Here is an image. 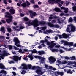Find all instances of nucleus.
Returning a JSON list of instances; mask_svg holds the SVG:
<instances>
[{"mask_svg":"<svg viewBox=\"0 0 76 76\" xmlns=\"http://www.w3.org/2000/svg\"><path fill=\"white\" fill-rule=\"evenodd\" d=\"M45 24V22L43 21H39L38 22V20L36 19L33 20H30L28 22L25 23L26 25H27L28 26H34V27H36L39 26L40 25H44Z\"/></svg>","mask_w":76,"mask_h":76,"instance_id":"1","label":"nucleus"},{"mask_svg":"<svg viewBox=\"0 0 76 76\" xmlns=\"http://www.w3.org/2000/svg\"><path fill=\"white\" fill-rule=\"evenodd\" d=\"M45 67L47 69V71H46V72H49L50 74H54L55 76H59L57 75H60V76H63L64 75L63 72H59V71H57L56 72H54L52 71L51 70H53V71H55L56 70V68H53L52 66H49L46 64H45Z\"/></svg>","mask_w":76,"mask_h":76,"instance_id":"2","label":"nucleus"},{"mask_svg":"<svg viewBox=\"0 0 76 76\" xmlns=\"http://www.w3.org/2000/svg\"><path fill=\"white\" fill-rule=\"evenodd\" d=\"M22 66L23 67L22 69L23 70H28L31 68L32 70H35L36 69H42V68H41L39 66H34L32 67V66L31 64L28 65L27 66H26L25 64H22Z\"/></svg>","mask_w":76,"mask_h":76,"instance_id":"3","label":"nucleus"},{"mask_svg":"<svg viewBox=\"0 0 76 76\" xmlns=\"http://www.w3.org/2000/svg\"><path fill=\"white\" fill-rule=\"evenodd\" d=\"M75 27L73 25H68L66 30V32L70 33L71 32H73L75 31Z\"/></svg>","mask_w":76,"mask_h":76,"instance_id":"4","label":"nucleus"},{"mask_svg":"<svg viewBox=\"0 0 76 76\" xmlns=\"http://www.w3.org/2000/svg\"><path fill=\"white\" fill-rule=\"evenodd\" d=\"M5 17L8 18H10V19H7L6 20V22L7 23H9L10 22H12L13 18L10 13L7 12H5Z\"/></svg>","mask_w":76,"mask_h":76,"instance_id":"5","label":"nucleus"},{"mask_svg":"<svg viewBox=\"0 0 76 76\" xmlns=\"http://www.w3.org/2000/svg\"><path fill=\"white\" fill-rule=\"evenodd\" d=\"M14 41L15 42V45L18 47L20 48H27V47H23L21 45H20V44H20V42L19 41V40L18 38L15 37L14 38Z\"/></svg>","mask_w":76,"mask_h":76,"instance_id":"6","label":"nucleus"},{"mask_svg":"<svg viewBox=\"0 0 76 76\" xmlns=\"http://www.w3.org/2000/svg\"><path fill=\"white\" fill-rule=\"evenodd\" d=\"M47 39H50V37L46 36L45 38V40H41L40 41V43H42L43 44H44L45 42H47V45H49L51 44L48 41Z\"/></svg>","mask_w":76,"mask_h":76,"instance_id":"7","label":"nucleus"},{"mask_svg":"<svg viewBox=\"0 0 76 76\" xmlns=\"http://www.w3.org/2000/svg\"><path fill=\"white\" fill-rule=\"evenodd\" d=\"M54 41H52L49 46H53V47H54V46H55V47L56 48H60V45H58L57 43H54Z\"/></svg>","mask_w":76,"mask_h":76,"instance_id":"8","label":"nucleus"},{"mask_svg":"<svg viewBox=\"0 0 76 76\" xmlns=\"http://www.w3.org/2000/svg\"><path fill=\"white\" fill-rule=\"evenodd\" d=\"M67 65H70L71 64H74L75 65H72V67H76V61H68L67 62Z\"/></svg>","mask_w":76,"mask_h":76,"instance_id":"9","label":"nucleus"},{"mask_svg":"<svg viewBox=\"0 0 76 76\" xmlns=\"http://www.w3.org/2000/svg\"><path fill=\"white\" fill-rule=\"evenodd\" d=\"M49 62L50 64H53L56 61V59L53 56H50L49 58Z\"/></svg>","mask_w":76,"mask_h":76,"instance_id":"10","label":"nucleus"},{"mask_svg":"<svg viewBox=\"0 0 76 76\" xmlns=\"http://www.w3.org/2000/svg\"><path fill=\"white\" fill-rule=\"evenodd\" d=\"M12 59L15 61H17L18 60H20L21 59V57H19L17 56H14L12 57Z\"/></svg>","mask_w":76,"mask_h":76,"instance_id":"11","label":"nucleus"},{"mask_svg":"<svg viewBox=\"0 0 76 76\" xmlns=\"http://www.w3.org/2000/svg\"><path fill=\"white\" fill-rule=\"evenodd\" d=\"M40 69H38L36 70L35 72L37 74H39V75H42L44 73L43 71H42Z\"/></svg>","mask_w":76,"mask_h":76,"instance_id":"12","label":"nucleus"},{"mask_svg":"<svg viewBox=\"0 0 76 76\" xmlns=\"http://www.w3.org/2000/svg\"><path fill=\"white\" fill-rule=\"evenodd\" d=\"M57 36H59V39H62L63 38H66L68 37V35L65 33H63L62 34V35H57Z\"/></svg>","mask_w":76,"mask_h":76,"instance_id":"13","label":"nucleus"},{"mask_svg":"<svg viewBox=\"0 0 76 76\" xmlns=\"http://www.w3.org/2000/svg\"><path fill=\"white\" fill-rule=\"evenodd\" d=\"M35 58L37 59L38 58V59L39 60H41V63H43L44 60L45 59L43 57H41V56H34Z\"/></svg>","mask_w":76,"mask_h":76,"instance_id":"14","label":"nucleus"},{"mask_svg":"<svg viewBox=\"0 0 76 76\" xmlns=\"http://www.w3.org/2000/svg\"><path fill=\"white\" fill-rule=\"evenodd\" d=\"M73 42H68L65 41L64 42V46H68L69 47H71L73 46Z\"/></svg>","mask_w":76,"mask_h":76,"instance_id":"15","label":"nucleus"},{"mask_svg":"<svg viewBox=\"0 0 76 76\" xmlns=\"http://www.w3.org/2000/svg\"><path fill=\"white\" fill-rule=\"evenodd\" d=\"M48 26L51 27H55L57 28H58L59 26L58 25H53V24H51V23H47Z\"/></svg>","mask_w":76,"mask_h":76,"instance_id":"16","label":"nucleus"},{"mask_svg":"<svg viewBox=\"0 0 76 76\" xmlns=\"http://www.w3.org/2000/svg\"><path fill=\"white\" fill-rule=\"evenodd\" d=\"M28 12L30 13V16L31 18H34V16H35L37 15V14L35 12H33L31 10H29L28 11Z\"/></svg>","mask_w":76,"mask_h":76,"instance_id":"17","label":"nucleus"},{"mask_svg":"<svg viewBox=\"0 0 76 76\" xmlns=\"http://www.w3.org/2000/svg\"><path fill=\"white\" fill-rule=\"evenodd\" d=\"M58 60L59 61L56 62V65H60V64H67V62L66 61H63L62 62L59 61H60L59 60Z\"/></svg>","mask_w":76,"mask_h":76,"instance_id":"18","label":"nucleus"},{"mask_svg":"<svg viewBox=\"0 0 76 76\" xmlns=\"http://www.w3.org/2000/svg\"><path fill=\"white\" fill-rule=\"evenodd\" d=\"M53 48V46L50 45L49 46V47H48V49H50V50L52 51L53 52H54L55 51L58 52V49H52V48Z\"/></svg>","mask_w":76,"mask_h":76,"instance_id":"19","label":"nucleus"},{"mask_svg":"<svg viewBox=\"0 0 76 76\" xmlns=\"http://www.w3.org/2000/svg\"><path fill=\"white\" fill-rule=\"evenodd\" d=\"M26 3H27V4H26L25 3H24L21 4V6H22L23 7H26V6H28L30 5V3L28 1H26Z\"/></svg>","mask_w":76,"mask_h":76,"instance_id":"20","label":"nucleus"},{"mask_svg":"<svg viewBox=\"0 0 76 76\" xmlns=\"http://www.w3.org/2000/svg\"><path fill=\"white\" fill-rule=\"evenodd\" d=\"M0 73L2 75V76H6L7 72L3 70H1L0 71Z\"/></svg>","mask_w":76,"mask_h":76,"instance_id":"21","label":"nucleus"},{"mask_svg":"<svg viewBox=\"0 0 76 76\" xmlns=\"http://www.w3.org/2000/svg\"><path fill=\"white\" fill-rule=\"evenodd\" d=\"M60 9L61 10H64V12L65 13H67L68 12V8H65V7H60Z\"/></svg>","mask_w":76,"mask_h":76,"instance_id":"22","label":"nucleus"},{"mask_svg":"<svg viewBox=\"0 0 76 76\" xmlns=\"http://www.w3.org/2000/svg\"><path fill=\"white\" fill-rule=\"evenodd\" d=\"M65 19H66V18L65 17L62 18V20H63L61 21V22H60V20H59V19H58V23L59 24H62L63 23L64 20H65Z\"/></svg>","mask_w":76,"mask_h":76,"instance_id":"23","label":"nucleus"},{"mask_svg":"<svg viewBox=\"0 0 76 76\" xmlns=\"http://www.w3.org/2000/svg\"><path fill=\"white\" fill-rule=\"evenodd\" d=\"M7 53H4V54H0L1 56H0V61L1 60V58L3 59H4V58H2V57H4L5 56H7Z\"/></svg>","mask_w":76,"mask_h":76,"instance_id":"24","label":"nucleus"},{"mask_svg":"<svg viewBox=\"0 0 76 76\" xmlns=\"http://www.w3.org/2000/svg\"><path fill=\"white\" fill-rule=\"evenodd\" d=\"M15 10H14L12 9H11L10 10V13L11 14H14L15 13Z\"/></svg>","mask_w":76,"mask_h":76,"instance_id":"25","label":"nucleus"},{"mask_svg":"<svg viewBox=\"0 0 76 76\" xmlns=\"http://www.w3.org/2000/svg\"><path fill=\"white\" fill-rule=\"evenodd\" d=\"M0 68L1 69H7L2 64H0Z\"/></svg>","mask_w":76,"mask_h":76,"instance_id":"26","label":"nucleus"},{"mask_svg":"<svg viewBox=\"0 0 76 76\" xmlns=\"http://www.w3.org/2000/svg\"><path fill=\"white\" fill-rule=\"evenodd\" d=\"M23 19L24 20V21L26 22H27L29 20V19L26 17H24V18H23Z\"/></svg>","mask_w":76,"mask_h":76,"instance_id":"27","label":"nucleus"},{"mask_svg":"<svg viewBox=\"0 0 76 76\" xmlns=\"http://www.w3.org/2000/svg\"><path fill=\"white\" fill-rule=\"evenodd\" d=\"M56 1L55 0H49L48 2L52 4H53L55 3Z\"/></svg>","mask_w":76,"mask_h":76,"instance_id":"28","label":"nucleus"},{"mask_svg":"<svg viewBox=\"0 0 76 76\" xmlns=\"http://www.w3.org/2000/svg\"><path fill=\"white\" fill-rule=\"evenodd\" d=\"M18 27H19V26H17L16 27H13L12 28H13V29H14V30H15L16 31H20V29H18V28H18Z\"/></svg>","mask_w":76,"mask_h":76,"instance_id":"29","label":"nucleus"},{"mask_svg":"<svg viewBox=\"0 0 76 76\" xmlns=\"http://www.w3.org/2000/svg\"><path fill=\"white\" fill-rule=\"evenodd\" d=\"M0 31H2L3 33H5V30L4 29V27H2L0 28Z\"/></svg>","mask_w":76,"mask_h":76,"instance_id":"30","label":"nucleus"},{"mask_svg":"<svg viewBox=\"0 0 76 76\" xmlns=\"http://www.w3.org/2000/svg\"><path fill=\"white\" fill-rule=\"evenodd\" d=\"M46 32H44V33L45 34H48V33H50L53 32L51 30H47V31H46Z\"/></svg>","mask_w":76,"mask_h":76,"instance_id":"31","label":"nucleus"},{"mask_svg":"<svg viewBox=\"0 0 76 76\" xmlns=\"http://www.w3.org/2000/svg\"><path fill=\"white\" fill-rule=\"evenodd\" d=\"M38 53H39V55H42V54H45V52L43 51H39L38 52Z\"/></svg>","mask_w":76,"mask_h":76,"instance_id":"32","label":"nucleus"},{"mask_svg":"<svg viewBox=\"0 0 76 76\" xmlns=\"http://www.w3.org/2000/svg\"><path fill=\"white\" fill-rule=\"evenodd\" d=\"M7 31H8V32H11V28H10V26H7Z\"/></svg>","mask_w":76,"mask_h":76,"instance_id":"33","label":"nucleus"},{"mask_svg":"<svg viewBox=\"0 0 76 76\" xmlns=\"http://www.w3.org/2000/svg\"><path fill=\"white\" fill-rule=\"evenodd\" d=\"M70 59L71 60H74L75 59V57L74 56H72V57H69Z\"/></svg>","mask_w":76,"mask_h":76,"instance_id":"34","label":"nucleus"},{"mask_svg":"<svg viewBox=\"0 0 76 76\" xmlns=\"http://www.w3.org/2000/svg\"><path fill=\"white\" fill-rule=\"evenodd\" d=\"M28 58H30V60L31 61L32 60H33V56H32L31 55H29L28 56Z\"/></svg>","mask_w":76,"mask_h":76,"instance_id":"35","label":"nucleus"},{"mask_svg":"<svg viewBox=\"0 0 76 76\" xmlns=\"http://www.w3.org/2000/svg\"><path fill=\"white\" fill-rule=\"evenodd\" d=\"M40 29L44 31L46 29V27H41L40 28Z\"/></svg>","mask_w":76,"mask_h":76,"instance_id":"36","label":"nucleus"},{"mask_svg":"<svg viewBox=\"0 0 76 76\" xmlns=\"http://www.w3.org/2000/svg\"><path fill=\"white\" fill-rule=\"evenodd\" d=\"M18 52H19L20 53H24V52L23 51V50L21 49H20L18 51Z\"/></svg>","mask_w":76,"mask_h":76,"instance_id":"37","label":"nucleus"},{"mask_svg":"<svg viewBox=\"0 0 76 76\" xmlns=\"http://www.w3.org/2000/svg\"><path fill=\"white\" fill-rule=\"evenodd\" d=\"M27 72H26V71L24 70H22V71L21 72V74H22L24 75Z\"/></svg>","mask_w":76,"mask_h":76,"instance_id":"38","label":"nucleus"},{"mask_svg":"<svg viewBox=\"0 0 76 76\" xmlns=\"http://www.w3.org/2000/svg\"><path fill=\"white\" fill-rule=\"evenodd\" d=\"M54 10L55 11H56L57 12H59L60 11V9L59 8H55Z\"/></svg>","mask_w":76,"mask_h":76,"instance_id":"39","label":"nucleus"},{"mask_svg":"<svg viewBox=\"0 0 76 76\" xmlns=\"http://www.w3.org/2000/svg\"><path fill=\"white\" fill-rule=\"evenodd\" d=\"M7 62L8 63H9L10 64H12V63H14V62L13 61L9 60V61H8Z\"/></svg>","mask_w":76,"mask_h":76,"instance_id":"40","label":"nucleus"},{"mask_svg":"<svg viewBox=\"0 0 76 76\" xmlns=\"http://www.w3.org/2000/svg\"><path fill=\"white\" fill-rule=\"evenodd\" d=\"M66 72L67 73H70V74H72L73 73V72L72 71H71L70 69L67 71Z\"/></svg>","mask_w":76,"mask_h":76,"instance_id":"41","label":"nucleus"},{"mask_svg":"<svg viewBox=\"0 0 76 76\" xmlns=\"http://www.w3.org/2000/svg\"><path fill=\"white\" fill-rule=\"evenodd\" d=\"M32 53H37V51L36 50V49H34L33 50L31 51Z\"/></svg>","mask_w":76,"mask_h":76,"instance_id":"42","label":"nucleus"},{"mask_svg":"<svg viewBox=\"0 0 76 76\" xmlns=\"http://www.w3.org/2000/svg\"><path fill=\"white\" fill-rule=\"evenodd\" d=\"M72 10L74 11H76V6H75L72 7Z\"/></svg>","mask_w":76,"mask_h":76,"instance_id":"43","label":"nucleus"},{"mask_svg":"<svg viewBox=\"0 0 76 76\" xmlns=\"http://www.w3.org/2000/svg\"><path fill=\"white\" fill-rule=\"evenodd\" d=\"M68 21L69 22H73V19H72V18L70 17V19L69 20H68Z\"/></svg>","mask_w":76,"mask_h":76,"instance_id":"44","label":"nucleus"},{"mask_svg":"<svg viewBox=\"0 0 76 76\" xmlns=\"http://www.w3.org/2000/svg\"><path fill=\"white\" fill-rule=\"evenodd\" d=\"M13 48H14V49H15V50H19V49L17 47H16L15 46H13Z\"/></svg>","mask_w":76,"mask_h":76,"instance_id":"45","label":"nucleus"},{"mask_svg":"<svg viewBox=\"0 0 76 76\" xmlns=\"http://www.w3.org/2000/svg\"><path fill=\"white\" fill-rule=\"evenodd\" d=\"M23 51H24V53L25 52H27L28 51V49H24L23 50Z\"/></svg>","mask_w":76,"mask_h":76,"instance_id":"46","label":"nucleus"},{"mask_svg":"<svg viewBox=\"0 0 76 76\" xmlns=\"http://www.w3.org/2000/svg\"><path fill=\"white\" fill-rule=\"evenodd\" d=\"M65 4H66V6H68V5L69 4V3L68 2L66 1L65 2Z\"/></svg>","mask_w":76,"mask_h":76,"instance_id":"47","label":"nucleus"},{"mask_svg":"<svg viewBox=\"0 0 76 76\" xmlns=\"http://www.w3.org/2000/svg\"><path fill=\"white\" fill-rule=\"evenodd\" d=\"M59 53L60 54L63 53L64 52V51L62 50V49H60V50H59Z\"/></svg>","mask_w":76,"mask_h":76,"instance_id":"48","label":"nucleus"},{"mask_svg":"<svg viewBox=\"0 0 76 76\" xmlns=\"http://www.w3.org/2000/svg\"><path fill=\"white\" fill-rule=\"evenodd\" d=\"M34 8H39V6L37 5H34Z\"/></svg>","mask_w":76,"mask_h":76,"instance_id":"49","label":"nucleus"},{"mask_svg":"<svg viewBox=\"0 0 76 76\" xmlns=\"http://www.w3.org/2000/svg\"><path fill=\"white\" fill-rule=\"evenodd\" d=\"M64 58L66 60H69V57H68L67 56H65L64 57Z\"/></svg>","mask_w":76,"mask_h":76,"instance_id":"50","label":"nucleus"},{"mask_svg":"<svg viewBox=\"0 0 76 76\" xmlns=\"http://www.w3.org/2000/svg\"><path fill=\"white\" fill-rule=\"evenodd\" d=\"M61 1V0H56V1H55L56 2V3H59Z\"/></svg>","mask_w":76,"mask_h":76,"instance_id":"51","label":"nucleus"},{"mask_svg":"<svg viewBox=\"0 0 76 76\" xmlns=\"http://www.w3.org/2000/svg\"><path fill=\"white\" fill-rule=\"evenodd\" d=\"M25 28V27L23 26H20V29H22Z\"/></svg>","mask_w":76,"mask_h":76,"instance_id":"52","label":"nucleus"},{"mask_svg":"<svg viewBox=\"0 0 76 76\" xmlns=\"http://www.w3.org/2000/svg\"><path fill=\"white\" fill-rule=\"evenodd\" d=\"M12 73L13 75H14V76H16V72H12Z\"/></svg>","mask_w":76,"mask_h":76,"instance_id":"53","label":"nucleus"},{"mask_svg":"<svg viewBox=\"0 0 76 76\" xmlns=\"http://www.w3.org/2000/svg\"><path fill=\"white\" fill-rule=\"evenodd\" d=\"M73 48H70L69 49H67V50H68V51H71L73 50Z\"/></svg>","mask_w":76,"mask_h":76,"instance_id":"54","label":"nucleus"},{"mask_svg":"<svg viewBox=\"0 0 76 76\" xmlns=\"http://www.w3.org/2000/svg\"><path fill=\"white\" fill-rule=\"evenodd\" d=\"M74 20L75 21V23H76V17H74Z\"/></svg>","mask_w":76,"mask_h":76,"instance_id":"55","label":"nucleus"},{"mask_svg":"<svg viewBox=\"0 0 76 76\" xmlns=\"http://www.w3.org/2000/svg\"><path fill=\"white\" fill-rule=\"evenodd\" d=\"M20 16L21 17H23L24 16V14L23 13H21L20 14Z\"/></svg>","mask_w":76,"mask_h":76,"instance_id":"56","label":"nucleus"},{"mask_svg":"<svg viewBox=\"0 0 76 76\" xmlns=\"http://www.w3.org/2000/svg\"><path fill=\"white\" fill-rule=\"evenodd\" d=\"M9 49L11 50L12 49V46L11 45H10L9 46Z\"/></svg>","mask_w":76,"mask_h":76,"instance_id":"57","label":"nucleus"},{"mask_svg":"<svg viewBox=\"0 0 76 76\" xmlns=\"http://www.w3.org/2000/svg\"><path fill=\"white\" fill-rule=\"evenodd\" d=\"M3 1L4 3H5V4H7V0H4Z\"/></svg>","mask_w":76,"mask_h":76,"instance_id":"58","label":"nucleus"},{"mask_svg":"<svg viewBox=\"0 0 76 76\" xmlns=\"http://www.w3.org/2000/svg\"><path fill=\"white\" fill-rule=\"evenodd\" d=\"M30 2H31L32 3L34 4L35 3V2L33 0H31Z\"/></svg>","mask_w":76,"mask_h":76,"instance_id":"59","label":"nucleus"},{"mask_svg":"<svg viewBox=\"0 0 76 76\" xmlns=\"http://www.w3.org/2000/svg\"><path fill=\"white\" fill-rule=\"evenodd\" d=\"M56 22V20H53L52 21L51 23H54Z\"/></svg>","mask_w":76,"mask_h":76,"instance_id":"60","label":"nucleus"},{"mask_svg":"<svg viewBox=\"0 0 76 76\" xmlns=\"http://www.w3.org/2000/svg\"><path fill=\"white\" fill-rule=\"evenodd\" d=\"M64 15V13H62L60 14V16H63Z\"/></svg>","mask_w":76,"mask_h":76,"instance_id":"61","label":"nucleus"},{"mask_svg":"<svg viewBox=\"0 0 76 76\" xmlns=\"http://www.w3.org/2000/svg\"><path fill=\"white\" fill-rule=\"evenodd\" d=\"M23 59L25 60H28V59L26 57H25L23 58Z\"/></svg>","mask_w":76,"mask_h":76,"instance_id":"62","label":"nucleus"},{"mask_svg":"<svg viewBox=\"0 0 76 76\" xmlns=\"http://www.w3.org/2000/svg\"><path fill=\"white\" fill-rule=\"evenodd\" d=\"M10 7H6V10H8L10 9Z\"/></svg>","mask_w":76,"mask_h":76,"instance_id":"63","label":"nucleus"},{"mask_svg":"<svg viewBox=\"0 0 76 76\" xmlns=\"http://www.w3.org/2000/svg\"><path fill=\"white\" fill-rule=\"evenodd\" d=\"M1 22H2L3 23H4L6 22V21L4 20H1Z\"/></svg>","mask_w":76,"mask_h":76,"instance_id":"64","label":"nucleus"}]
</instances>
